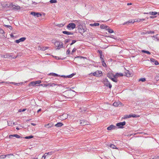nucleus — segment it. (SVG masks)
Listing matches in <instances>:
<instances>
[{
    "label": "nucleus",
    "instance_id": "obj_43",
    "mask_svg": "<svg viewBox=\"0 0 159 159\" xmlns=\"http://www.w3.org/2000/svg\"><path fill=\"white\" fill-rule=\"evenodd\" d=\"M52 152H48V153H45V154H46V155H51L52 154Z\"/></svg>",
    "mask_w": 159,
    "mask_h": 159
},
{
    "label": "nucleus",
    "instance_id": "obj_57",
    "mask_svg": "<svg viewBox=\"0 0 159 159\" xmlns=\"http://www.w3.org/2000/svg\"><path fill=\"white\" fill-rule=\"evenodd\" d=\"M100 58L101 60H103V59L102 57V55L101 54V55L100 56Z\"/></svg>",
    "mask_w": 159,
    "mask_h": 159
},
{
    "label": "nucleus",
    "instance_id": "obj_56",
    "mask_svg": "<svg viewBox=\"0 0 159 159\" xmlns=\"http://www.w3.org/2000/svg\"><path fill=\"white\" fill-rule=\"evenodd\" d=\"M16 138H17L19 139L21 137L20 135L16 134Z\"/></svg>",
    "mask_w": 159,
    "mask_h": 159
},
{
    "label": "nucleus",
    "instance_id": "obj_10",
    "mask_svg": "<svg viewBox=\"0 0 159 159\" xmlns=\"http://www.w3.org/2000/svg\"><path fill=\"white\" fill-rule=\"evenodd\" d=\"M101 74H102V72L101 71H96L93 73H91V74H89V75H90L93 74V75L94 76L98 77L99 76V75Z\"/></svg>",
    "mask_w": 159,
    "mask_h": 159
},
{
    "label": "nucleus",
    "instance_id": "obj_64",
    "mask_svg": "<svg viewBox=\"0 0 159 159\" xmlns=\"http://www.w3.org/2000/svg\"><path fill=\"white\" fill-rule=\"evenodd\" d=\"M8 28L11 30L12 29V27L11 26H9V27H8Z\"/></svg>",
    "mask_w": 159,
    "mask_h": 159
},
{
    "label": "nucleus",
    "instance_id": "obj_29",
    "mask_svg": "<svg viewBox=\"0 0 159 159\" xmlns=\"http://www.w3.org/2000/svg\"><path fill=\"white\" fill-rule=\"evenodd\" d=\"M102 61V66L104 67H106L107 66L106 64V63L104 62V60H101Z\"/></svg>",
    "mask_w": 159,
    "mask_h": 159
},
{
    "label": "nucleus",
    "instance_id": "obj_62",
    "mask_svg": "<svg viewBox=\"0 0 159 159\" xmlns=\"http://www.w3.org/2000/svg\"><path fill=\"white\" fill-rule=\"evenodd\" d=\"M61 77H64V78H67L66 76L65 75H62L61 76Z\"/></svg>",
    "mask_w": 159,
    "mask_h": 159
},
{
    "label": "nucleus",
    "instance_id": "obj_32",
    "mask_svg": "<svg viewBox=\"0 0 159 159\" xmlns=\"http://www.w3.org/2000/svg\"><path fill=\"white\" fill-rule=\"evenodd\" d=\"M57 2V0H50L49 1L51 3H56Z\"/></svg>",
    "mask_w": 159,
    "mask_h": 159
},
{
    "label": "nucleus",
    "instance_id": "obj_13",
    "mask_svg": "<svg viewBox=\"0 0 159 159\" xmlns=\"http://www.w3.org/2000/svg\"><path fill=\"white\" fill-rule=\"evenodd\" d=\"M26 38L25 37H22L19 39L16 40L15 42L16 43H19L20 42H23L26 39Z\"/></svg>",
    "mask_w": 159,
    "mask_h": 159
},
{
    "label": "nucleus",
    "instance_id": "obj_27",
    "mask_svg": "<svg viewBox=\"0 0 159 159\" xmlns=\"http://www.w3.org/2000/svg\"><path fill=\"white\" fill-rule=\"evenodd\" d=\"M130 116H131V117H133L134 118H136L139 117V116H137L135 114H130Z\"/></svg>",
    "mask_w": 159,
    "mask_h": 159
},
{
    "label": "nucleus",
    "instance_id": "obj_6",
    "mask_svg": "<svg viewBox=\"0 0 159 159\" xmlns=\"http://www.w3.org/2000/svg\"><path fill=\"white\" fill-rule=\"evenodd\" d=\"M4 83L5 84H14L15 85H19L20 84H22L23 83V82H20V83H16L15 82H4V81H2V82H0V84H1V83Z\"/></svg>",
    "mask_w": 159,
    "mask_h": 159
},
{
    "label": "nucleus",
    "instance_id": "obj_23",
    "mask_svg": "<svg viewBox=\"0 0 159 159\" xmlns=\"http://www.w3.org/2000/svg\"><path fill=\"white\" fill-rule=\"evenodd\" d=\"M35 84L34 81L31 82L29 84V86H35Z\"/></svg>",
    "mask_w": 159,
    "mask_h": 159
},
{
    "label": "nucleus",
    "instance_id": "obj_53",
    "mask_svg": "<svg viewBox=\"0 0 159 159\" xmlns=\"http://www.w3.org/2000/svg\"><path fill=\"white\" fill-rule=\"evenodd\" d=\"M155 79L157 80L158 81L159 80V76H157L155 77Z\"/></svg>",
    "mask_w": 159,
    "mask_h": 159
},
{
    "label": "nucleus",
    "instance_id": "obj_9",
    "mask_svg": "<svg viewBox=\"0 0 159 159\" xmlns=\"http://www.w3.org/2000/svg\"><path fill=\"white\" fill-rule=\"evenodd\" d=\"M30 14H31L33 15L34 16L37 17H39V16H42L41 14L39 12H31Z\"/></svg>",
    "mask_w": 159,
    "mask_h": 159
},
{
    "label": "nucleus",
    "instance_id": "obj_15",
    "mask_svg": "<svg viewBox=\"0 0 159 159\" xmlns=\"http://www.w3.org/2000/svg\"><path fill=\"white\" fill-rule=\"evenodd\" d=\"M158 13L156 11H150L149 13H144V14H149L152 15H155L157 14Z\"/></svg>",
    "mask_w": 159,
    "mask_h": 159
},
{
    "label": "nucleus",
    "instance_id": "obj_7",
    "mask_svg": "<svg viewBox=\"0 0 159 159\" xmlns=\"http://www.w3.org/2000/svg\"><path fill=\"white\" fill-rule=\"evenodd\" d=\"M75 25L74 23H70L67 26V27L68 29L70 30V29L71 28L72 29L75 28Z\"/></svg>",
    "mask_w": 159,
    "mask_h": 159
},
{
    "label": "nucleus",
    "instance_id": "obj_17",
    "mask_svg": "<svg viewBox=\"0 0 159 159\" xmlns=\"http://www.w3.org/2000/svg\"><path fill=\"white\" fill-rule=\"evenodd\" d=\"M63 125V124L61 122H58L56 125H55V126L57 127H61Z\"/></svg>",
    "mask_w": 159,
    "mask_h": 159
},
{
    "label": "nucleus",
    "instance_id": "obj_45",
    "mask_svg": "<svg viewBox=\"0 0 159 159\" xmlns=\"http://www.w3.org/2000/svg\"><path fill=\"white\" fill-rule=\"evenodd\" d=\"M70 39H66L65 40V43H68L70 42Z\"/></svg>",
    "mask_w": 159,
    "mask_h": 159
},
{
    "label": "nucleus",
    "instance_id": "obj_39",
    "mask_svg": "<svg viewBox=\"0 0 159 159\" xmlns=\"http://www.w3.org/2000/svg\"><path fill=\"white\" fill-rule=\"evenodd\" d=\"M108 32L110 33H113L114 32L113 30L111 29H109L108 30Z\"/></svg>",
    "mask_w": 159,
    "mask_h": 159
},
{
    "label": "nucleus",
    "instance_id": "obj_38",
    "mask_svg": "<svg viewBox=\"0 0 159 159\" xmlns=\"http://www.w3.org/2000/svg\"><path fill=\"white\" fill-rule=\"evenodd\" d=\"M16 134L10 135H9V138H12V137H16Z\"/></svg>",
    "mask_w": 159,
    "mask_h": 159
},
{
    "label": "nucleus",
    "instance_id": "obj_31",
    "mask_svg": "<svg viewBox=\"0 0 159 159\" xmlns=\"http://www.w3.org/2000/svg\"><path fill=\"white\" fill-rule=\"evenodd\" d=\"M34 137V136L32 135H30V136H26L24 138L25 139H31V138H32Z\"/></svg>",
    "mask_w": 159,
    "mask_h": 159
},
{
    "label": "nucleus",
    "instance_id": "obj_37",
    "mask_svg": "<svg viewBox=\"0 0 159 159\" xmlns=\"http://www.w3.org/2000/svg\"><path fill=\"white\" fill-rule=\"evenodd\" d=\"M48 48L47 47H43L41 48L40 49H41L43 51H45L46 49H47Z\"/></svg>",
    "mask_w": 159,
    "mask_h": 159
},
{
    "label": "nucleus",
    "instance_id": "obj_47",
    "mask_svg": "<svg viewBox=\"0 0 159 159\" xmlns=\"http://www.w3.org/2000/svg\"><path fill=\"white\" fill-rule=\"evenodd\" d=\"M98 52L100 54V56L101 55H102V52L101 50H98Z\"/></svg>",
    "mask_w": 159,
    "mask_h": 159
},
{
    "label": "nucleus",
    "instance_id": "obj_35",
    "mask_svg": "<svg viewBox=\"0 0 159 159\" xmlns=\"http://www.w3.org/2000/svg\"><path fill=\"white\" fill-rule=\"evenodd\" d=\"M154 31H147L146 32V33H151V34H154Z\"/></svg>",
    "mask_w": 159,
    "mask_h": 159
},
{
    "label": "nucleus",
    "instance_id": "obj_40",
    "mask_svg": "<svg viewBox=\"0 0 159 159\" xmlns=\"http://www.w3.org/2000/svg\"><path fill=\"white\" fill-rule=\"evenodd\" d=\"M13 155V154H7V155H2L1 156H2V157L4 156V157H3L4 158V157H9V156H10V155L11 156V155Z\"/></svg>",
    "mask_w": 159,
    "mask_h": 159
},
{
    "label": "nucleus",
    "instance_id": "obj_46",
    "mask_svg": "<svg viewBox=\"0 0 159 159\" xmlns=\"http://www.w3.org/2000/svg\"><path fill=\"white\" fill-rule=\"evenodd\" d=\"M45 87H47V86H51V83H49L46 85H44Z\"/></svg>",
    "mask_w": 159,
    "mask_h": 159
},
{
    "label": "nucleus",
    "instance_id": "obj_30",
    "mask_svg": "<svg viewBox=\"0 0 159 159\" xmlns=\"http://www.w3.org/2000/svg\"><path fill=\"white\" fill-rule=\"evenodd\" d=\"M119 77V76L118 75V73H116L115 75L114 74L113 75V78L116 79H117L118 77Z\"/></svg>",
    "mask_w": 159,
    "mask_h": 159
},
{
    "label": "nucleus",
    "instance_id": "obj_52",
    "mask_svg": "<svg viewBox=\"0 0 159 159\" xmlns=\"http://www.w3.org/2000/svg\"><path fill=\"white\" fill-rule=\"evenodd\" d=\"M118 75L119 76H122L123 75L122 73H118Z\"/></svg>",
    "mask_w": 159,
    "mask_h": 159
},
{
    "label": "nucleus",
    "instance_id": "obj_49",
    "mask_svg": "<svg viewBox=\"0 0 159 159\" xmlns=\"http://www.w3.org/2000/svg\"><path fill=\"white\" fill-rule=\"evenodd\" d=\"M26 110V109H20L19 111L20 112L24 111Z\"/></svg>",
    "mask_w": 159,
    "mask_h": 159
},
{
    "label": "nucleus",
    "instance_id": "obj_41",
    "mask_svg": "<svg viewBox=\"0 0 159 159\" xmlns=\"http://www.w3.org/2000/svg\"><path fill=\"white\" fill-rule=\"evenodd\" d=\"M0 33L1 34H3L5 33L4 31L2 30L1 28H0Z\"/></svg>",
    "mask_w": 159,
    "mask_h": 159
},
{
    "label": "nucleus",
    "instance_id": "obj_14",
    "mask_svg": "<svg viewBox=\"0 0 159 159\" xmlns=\"http://www.w3.org/2000/svg\"><path fill=\"white\" fill-rule=\"evenodd\" d=\"M134 20H129L128 21L125 22L123 24V25H126V24L129 25V24L130 23H134V22H135V21H134Z\"/></svg>",
    "mask_w": 159,
    "mask_h": 159
},
{
    "label": "nucleus",
    "instance_id": "obj_42",
    "mask_svg": "<svg viewBox=\"0 0 159 159\" xmlns=\"http://www.w3.org/2000/svg\"><path fill=\"white\" fill-rule=\"evenodd\" d=\"M76 49L75 48H73V49L72 52H71V54L73 55V53L74 52H76Z\"/></svg>",
    "mask_w": 159,
    "mask_h": 159
},
{
    "label": "nucleus",
    "instance_id": "obj_19",
    "mask_svg": "<svg viewBox=\"0 0 159 159\" xmlns=\"http://www.w3.org/2000/svg\"><path fill=\"white\" fill-rule=\"evenodd\" d=\"M63 43L62 42H61L60 43L59 45L57 47V48H56V49H59L60 48H63Z\"/></svg>",
    "mask_w": 159,
    "mask_h": 159
},
{
    "label": "nucleus",
    "instance_id": "obj_5",
    "mask_svg": "<svg viewBox=\"0 0 159 159\" xmlns=\"http://www.w3.org/2000/svg\"><path fill=\"white\" fill-rule=\"evenodd\" d=\"M126 122L125 121L120 122L116 124V125L119 128H123V126L125 125Z\"/></svg>",
    "mask_w": 159,
    "mask_h": 159
},
{
    "label": "nucleus",
    "instance_id": "obj_24",
    "mask_svg": "<svg viewBox=\"0 0 159 159\" xmlns=\"http://www.w3.org/2000/svg\"><path fill=\"white\" fill-rule=\"evenodd\" d=\"M110 147L113 149H118L113 144H110Z\"/></svg>",
    "mask_w": 159,
    "mask_h": 159
},
{
    "label": "nucleus",
    "instance_id": "obj_58",
    "mask_svg": "<svg viewBox=\"0 0 159 159\" xmlns=\"http://www.w3.org/2000/svg\"><path fill=\"white\" fill-rule=\"evenodd\" d=\"M76 42V40H72V43L74 44Z\"/></svg>",
    "mask_w": 159,
    "mask_h": 159
},
{
    "label": "nucleus",
    "instance_id": "obj_22",
    "mask_svg": "<svg viewBox=\"0 0 159 159\" xmlns=\"http://www.w3.org/2000/svg\"><path fill=\"white\" fill-rule=\"evenodd\" d=\"M34 82L36 86L38 85L41 82V80H37Z\"/></svg>",
    "mask_w": 159,
    "mask_h": 159
},
{
    "label": "nucleus",
    "instance_id": "obj_48",
    "mask_svg": "<svg viewBox=\"0 0 159 159\" xmlns=\"http://www.w3.org/2000/svg\"><path fill=\"white\" fill-rule=\"evenodd\" d=\"M67 54H70V51L69 49H68L66 52Z\"/></svg>",
    "mask_w": 159,
    "mask_h": 159
},
{
    "label": "nucleus",
    "instance_id": "obj_54",
    "mask_svg": "<svg viewBox=\"0 0 159 159\" xmlns=\"http://www.w3.org/2000/svg\"><path fill=\"white\" fill-rule=\"evenodd\" d=\"M154 64L155 65H157L159 64L158 62L157 61H155L154 62Z\"/></svg>",
    "mask_w": 159,
    "mask_h": 159
},
{
    "label": "nucleus",
    "instance_id": "obj_4",
    "mask_svg": "<svg viewBox=\"0 0 159 159\" xmlns=\"http://www.w3.org/2000/svg\"><path fill=\"white\" fill-rule=\"evenodd\" d=\"M78 32L80 33L83 36H84L83 33L86 31V30H85V29H84L82 26L79 25V26H78Z\"/></svg>",
    "mask_w": 159,
    "mask_h": 159
},
{
    "label": "nucleus",
    "instance_id": "obj_36",
    "mask_svg": "<svg viewBox=\"0 0 159 159\" xmlns=\"http://www.w3.org/2000/svg\"><path fill=\"white\" fill-rule=\"evenodd\" d=\"M130 117H131V116H130V115H129L125 116H124V119H127V118H129Z\"/></svg>",
    "mask_w": 159,
    "mask_h": 159
},
{
    "label": "nucleus",
    "instance_id": "obj_8",
    "mask_svg": "<svg viewBox=\"0 0 159 159\" xmlns=\"http://www.w3.org/2000/svg\"><path fill=\"white\" fill-rule=\"evenodd\" d=\"M89 123V122L85 120H80V124L81 126L88 125Z\"/></svg>",
    "mask_w": 159,
    "mask_h": 159
},
{
    "label": "nucleus",
    "instance_id": "obj_16",
    "mask_svg": "<svg viewBox=\"0 0 159 159\" xmlns=\"http://www.w3.org/2000/svg\"><path fill=\"white\" fill-rule=\"evenodd\" d=\"M62 33L64 34H67V35H73V33L71 32H68L67 31H62Z\"/></svg>",
    "mask_w": 159,
    "mask_h": 159
},
{
    "label": "nucleus",
    "instance_id": "obj_61",
    "mask_svg": "<svg viewBox=\"0 0 159 159\" xmlns=\"http://www.w3.org/2000/svg\"><path fill=\"white\" fill-rule=\"evenodd\" d=\"M55 57L56 58V59H59V57H58L55 56Z\"/></svg>",
    "mask_w": 159,
    "mask_h": 159
},
{
    "label": "nucleus",
    "instance_id": "obj_3",
    "mask_svg": "<svg viewBox=\"0 0 159 159\" xmlns=\"http://www.w3.org/2000/svg\"><path fill=\"white\" fill-rule=\"evenodd\" d=\"M74 91L72 90H68L67 91H66L64 92L65 94H68L67 96L66 97L65 96V97L66 98H71L72 97V95H71V94Z\"/></svg>",
    "mask_w": 159,
    "mask_h": 159
},
{
    "label": "nucleus",
    "instance_id": "obj_11",
    "mask_svg": "<svg viewBox=\"0 0 159 159\" xmlns=\"http://www.w3.org/2000/svg\"><path fill=\"white\" fill-rule=\"evenodd\" d=\"M10 7H13V9L16 10H19L20 9V7L19 6H16L15 5L11 4L10 5Z\"/></svg>",
    "mask_w": 159,
    "mask_h": 159
},
{
    "label": "nucleus",
    "instance_id": "obj_60",
    "mask_svg": "<svg viewBox=\"0 0 159 159\" xmlns=\"http://www.w3.org/2000/svg\"><path fill=\"white\" fill-rule=\"evenodd\" d=\"M156 17V16H150V18H154Z\"/></svg>",
    "mask_w": 159,
    "mask_h": 159
},
{
    "label": "nucleus",
    "instance_id": "obj_55",
    "mask_svg": "<svg viewBox=\"0 0 159 159\" xmlns=\"http://www.w3.org/2000/svg\"><path fill=\"white\" fill-rule=\"evenodd\" d=\"M46 156V155L45 154L42 157V159H45Z\"/></svg>",
    "mask_w": 159,
    "mask_h": 159
},
{
    "label": "nucleus",
    "instance_id": "obj_34",
    "mask_svg": "<svg viewBox=\"0 0 159 159\" xmlns=\"http://www.w3.org/2000/svg\"><path fill=\"white\" fill-rule=\"evenodd\" d=\"M60 43L58 41H56V42L55 43L54 45H55V46H56V47H57L59 45V44H60Z\"/></svg>",
    "mask_w": 159,
    "mask_h": 159
},
{
    "label": "nucleus",
    "instance_id": "obj_20",
    "mask_svg": "<svg viewBox=\"0 0 159 159\" xmlns=\"http://www.w3.org/2000/svg\"><path fill=\"white\" fill-rule=\"evenodd\" d=\"M120 102H114L113 103V105L115 107H118L120 104Z\"/></svg>",
    "mask_w": 159,
    "mask_h": 159
},
{
    "label": "nucleus",
    "instance_id": "obj_25",
    "mask_svg": "<svg viewBox=\"0 0 159 159\" xmlns=\"http://www.w3.org/2000/svg\"><path fill=\"white\" fill-rule=\"evenodd\" d=\"M142 52L143 53H147L148 54H150L151 53L150 52L148 51H146V50H142Z\"/></svg>",
    "mask_w": 159,
    "mask_h": 159
},
{
    "label": "nucleus",
    "instance_id": "obj_26",
    "mask_svg": "<svg viewBox=\"0 0 159 159\" xmlns=\"http://www.w3.org/2000/svg\"><path fill=\"white\" fill-rule=\"evenodd\" d=\"M90 25L91 26H98L99 25V24L98 23H95L94 24H90Z\"/></svg>",
    "mask_w": 159,
    "mask_h": 159
},
{
    "label": "nucleus",
    "instance_id": "obj_33",
    "mask_svg": "<svg viewBox=\"0 0 159 159\" xmlns=\"http://www.w3.org/2000/svg\"><path fill=\"white\" fill-rule=\"evenodd\" d=\"M75 74L74 73L72 74H71L66 76V77L68 78H71Z\"/></svg>",
    "mask_w": 159,
    "mask_h": 159
},
{
    "label": "nucleus",
    "instance_id": "obj_2",
    "mask_svg": "<svg viewBox=\"0 0 159 159\" xmlns=\"http://www.w3.org/2000/svg\"><path fill=\"white\" fill-rule=\"evenodd\" d=\"M104 84L107 87H108L109 88H111L112 87L111 84L110 83L108 79L107 78L103 80Z\"/></svg>",
    "mask_w": 159,
    "mask_h": 159
},
{
    "label": "nucleus",
    "instance_id": "obj_1",
    "mask_svg": "<svg viewBox=\"0 0 159 159\" xmlns=\"http://www.w3.org/2000/svg\"><path fill=\"white\" fill-rule=\"evenodd\" d=\"M114 74L111 72H109L107 75V76L110 79H111L113 81L117 82L118 81L117 79H116L113 78Z\"/></svg>",
    "mask_w": 159,
    "mask_h": 159
},
{
    "label": "nucleus",
    "instance_id": "obj_18",
    "mask_svg": "<svg viewBox=\"0 0 159 159\" xmlns=\"http://www.w3.org/2000/svg\"><path fill=\"white\" fill-rule=\"evenodd\" d=\"M53 124L52 123H51L47 125H45L44 126L46 127L49 128L52 127L53 126Z\"/></svg>",
    "mask_w": 159,
    "mask_h": 159
},
{
    "label": "nucleus",
    "instance_id": "obj_12",
    "mask_svg": "<svg viewBox=\"0 0 159 159\" xmlns=\"http://www.w3.org/2000/svg\"><path fill=\"white\" fill-rule=\"evenodd\" d=\"M116 128V126L114 125H111L108 127L107 129L108 130H111L112 129H115Z\"/></svg>",
    "mask_w": 159,
    "mask_h": 159
},
{
    "label": "nucleus",
    "instance_id": "obj_51",
    "mask_svg": "<svg viewBox=\"0 0 159 159\" xmlns=\"http://www.w3.org/2000/svg\"><path fill=\"white\" fill-rule=\"evenodd\" d=\"M100 28L101 29H105V25H101Z\"/></svg>",
    "mask_w": 159,
    "mask_h": 159
},
{
    "label": "nucleus",
    "instance_id": "obj_50",
    "mask_svg": "<svg viewBox=\"0 0 159 159\" xmlns=\"http://www.w3.org/2000/svg\"><path fill=\"white\" fill-rule=\"evenodd\" d=\"M105 29H106V30H108L109 29V27L108 26H107V25H105Z\"/></svg>",
    "mask_w": 159,
    "mask_h": 159
},
{
    "label": "nucleus",
    "instance_id": "obj_59",
    "mask_svg": "<svg viewBox=\"0 0 159 159\" xmlns=\"http://www.w3.org/2000/svg\"><path fill=\"white\" fill-rule=\"evenodd\" d=\"M56 85V84L54 83H51V86H54Z\"/></svg>",
    "mask_w": 159,
    "mask_h": 159
},
{
    "label": "nucleus",
    "instance_id": "obj_44",
    "mask_svg": "<svg viewBox=\"0 0 159 159\" xmlns=\"http://www.w3.org/2000/svg\"><path fill=\"white\" fill-rule=\"evenodd\" d=\"M145 80L146 79L144 78H142L140 79L139 80V81H141L142 82H144L145 81Z\"/></svg>",
    "mask_w": 159,
    "mask_h": 159
},
{
    "label": "nucleus",
    "instance_id": "obj_63",
    "mask_svg": "<svg viewBox=\"0 0 159 159\" xmlns=\"http://www.w3.org/2000/svg\"><path fill=\"white\" fill-rule=\"evenodd\" d=\"M151 61H152L153 62H154V61H155V60L154 59H153V58H151Z\"/></svg>",
    "mask_w": 159,
    "mask_h": 159
},
{
    "label": "nucleus",
    "instance_id": "obj_21",
    "mask_svg": "<svg viewBox=\"0 0 159 159\" xmlns=\"http://www.w3.org/2000/svg\"><path fill=\"white\" fill-rule=\"evenodd\" d=\"M125 75L128 77H129L130 76V74L129 73V71L128 70H126L125 72Z\"/></svg>",
    "mask_w": 159,
    "mask_h": 159
},
{
    "label": "nucleus",
    "instance_id": "obj_28",
    "mask_svg": "<svg viewBox=\"0 0 159 159\" xmlns=\"http://www.w3.org/2000/svg\"><path fill=\"white\" fill-rule=\"evenodd\" d=\"M49 75H51L52 76H57V77H58V76H60L57 74H56V73H50Z\"/></svg>",
    "mask_w": 159,
    "mask_h": 159
}]
</instances>
